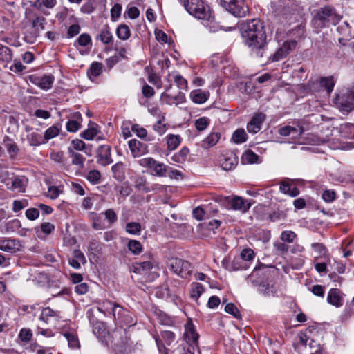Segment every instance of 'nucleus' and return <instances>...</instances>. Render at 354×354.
<instances>
[{
	"instance_id": "obj_3",
	"label": "nucleus",
	"mask_w": 354,
	"mask_h": 354,
	"mask_svg": "<svg viewBox=\"0 0 354 354\" xmlns=\"http://www.w3.org/2000/svg\"><path fill=\"white\" fill-rule=\"evenodd\" d=\"M178 1L183 3L187 12L196 18L205 21H209L212 19L210 8L203 0H178Z\"/></svg>"
},
{
	"instance_id": "obj_31",
	"label": "nucleus",
	"mask_w": 354,
	"mask_h": 354,
	"mask_svg": "<svg viewBox=\"0 0 354 354\" xmlns=\"http://www.w3.org/2000/svg\"><path fill=\"white\" fill-rule=\"evenodd\" d=\"M113 176L118 181H122L124 178V165L122 162H118L111 167Z\"/></svg>"
},
{
	"instance_id": "obj_24",
	"label": "nucleus",
	"mask_w": 354,
	"mask_h": 354,
	"mask_svg": "<svg viewBox=\"0 0 354 354\" xmlns=\"http://www.w3.org/2000/svg\"><path fill=\"white\" fill-rule=\"evenodd\" d=\"M156 295L157 297L160 299H164L166 300L170 299L171 301L176 304V300L178 297L175 295H172L171 291L167 286H163L158 288L156 292Z\"/></svg>"
},
{
	"instance_id": "obj_8",
	"label": "nucleus",
	"mask_w": 354,
	"mask_h": 354,
	"mask_svg": "<svg viewBox=\"0 0 354 354\" xmlns=\"http://www.w3.org/2000/svg\"><path fill=\"white\" fill-rule=\"evenodd\" d=\"M167 264L170 270L183 278L189 275L191 272L190 263L181 259H171L168 261Z\"/></svg>"
},
{
	"instance_id": "obj_61",
	"label": "nucleus",
	"mask_w": 354,
	"mask_h": 354,
	"mask_svg": "<svg viewBox=\"0 0 354 354\" xmlns=\"http://www.w3.org/2000/svg\"><path fill=\"white\" fill-rule=\"evenodd\" d=\"M56 315V312L54 311L53 309H51L49 307H46L43 308L41 310L39 319L42 321H44L45 322H47L49 317H53Z\"/></svg>"
},
{
	"instance_id": "obj_12",
	"label": "nucleus",
	"mask_w": 354,
	"mask_h": 354,
	"mask_svg": "<svg viewBox=\"0 0 354 354\" xmlns=\"http://www.w3.org/2000/svg\"><path fill=\"white\" fill-rule=\"evenodd\" d=\"M225 200L232 209L242 212H246L251 206L250 203H246L247 201L240 196H227Z\"/></svg>"
},
{
	"instance_id": "obj_26",
	"label": "nucleus",
	"mask_w": 354,
	"mask_h": 354,
	"mask_svg": "<svg viewBox=\"0 0 354 354\" xmlns=\"http://www.w3.org/2000/svg\"><path fill=\"white\" fill-rule=\"evenodd\" d=\"M3 142L7 149L8 153L10 156H15L19 151V147L15 142L8 136H5L3 139Z\"/></svg>"
},
{
	"instance_id": "obj_44",
	"label": "nucleus",
	"mask_w": 354,
	"mask_h": 354,
	"mask_svg": "<svg viewBox=\"0 0 354 354\" xmlns=\"http://www.w3.org/2000/svg\"><path fill=\"white\" fill-rule=\"evenodd\" d=\"M180 136L170 134L167 136V147L169 150H175L180 143Z\"/></svg>"
},
{
	"instance_id": "obj_41",
	"label": "nucleus",
	"mask_w": 354,
	"mask_h": 354,
	"mask_svg": "<svg viewBox=\"0 0 354 354\" xmlns=\"http://www.w3.org/2000/svg\"><path fill=\"white\" fill-rule=\"evenodd\" d=\"M154 314L157 317L158 322L161 324L169 326L173 322L171 317L161 310L156 309L154 310Z\"/></svg>"
},
{
	"instance_id": "obj_14",
	"label": "nucleus",
	"mask_w": 354,
	"mask_h": 354,
	"mask_svg": "<svg viewBox=\"0 0 354 354\" xmlns=\"http://www.w3.org/2000/svg\"><path fill=\"white\" fill-rule=\"evenodd\" d=\"M223 266H224L226 269L230 271H236L240 270H247L250 268L248 265V263L239 258L238 256H236L230 265H228V261L224 259L222 261Z\"/></svg>"
},
{
	"instance_id": "obj_42",
	"label": "nucleus",
	"mask_w": 354,
	"mask_h": 354,
	"mask_svg": "<svg viewBox=\"0 0 354 354\" xmlns=\"http://www.w3.org/2000/svg\"><path fill=\"white\" fill-rule=\"evenodd\" d=\"M239 258L245 261L248 263V265L250 266L251 263L254 260L255 257L254 252L250 248H245L243 249L239 255H238Z\"/></svg>"
},
{
	"instance_id": "obj_4",
	"label": "nucleus",
	"mask_w": 354,
	"mask_h": 354,
	"mask_svg": "<svg viewBox=\"0 0 354 354\" xmlns=\"http://www.w3.org/2000/svg\"><path fill=\"white\" fill-rule=\"evenodd\" d=\"M334 103L344 114H348L354 110V86L345 91L337 94Z\"/></svg>"
},
{
	"instance_id": "obj_59",
	"label": "nucleus",
	"mask_w": 354,
	"mask_h": 354,
	"mask_svg": "<svg viewBox=\"0 0 354 354\" xmlns=\"http://www.w3.org/2000/svg\"><path fill=\"white\" fill-rule=\"evenodd\" d=\"M57 4V0H41V2L37 1L34 3V6L38 9H41V6H44L46 8L51 9L54 8Z\"/></svg>"
},
{
	"instance_id": "obj_48",
	"label": "nucleus",
	"mask_w": 354,
	"mask_h": 354,
	"mask_svg": "<svg viewBox=\"0 0 354 354\" xmlns=\"http://www.w3.org/2000/svg\"><path fill=\"white\" fill-rule=\"evenodd\" d=\"M86 178L90 183L96 185L100 182L101 174L98 170L93 169L88 172Z\"/></svg>"
},
{
	"instance_id": "obj_52",
	"label": "nucleus",
	"mask_w": 354,
	"mask_h": 354,
	"mask_svg": "<svg viewBox=\"0 0 354 354\" xmlns=\"http://www.w3.org/2000/svg\"><path fill=\"white\" fill-rule=\"evenodd\" d=\"M225 311L238 319H241V315L238 308L233 304L229 303L225 307Z\"/></svg>"
},
{
	"instance_id": "obj_9",
	"label": "nucleus",
	"mask_w": 354,
	"mask_h": 354,
	"mask_svg": "<svg viewBox=\"0 0 354 354\" xmlns=\"http://www.w3.org/2000/svg\"><path fill=\"white\" fill-rule=\"evenodd\" d=\"M111 148L108 145H100L96 151L97 162L102 166H107L113 162Z\"/></svg>"
},
{
	"instance_id": "obj_39",
	"label": "nucleus",
	"mask_w": 354,
	"mask_h": 354,
	"mask_svg": "<svg viewBox=\"0 0 354 354\" xmlns=\"http://www.w3.org/2000/svg\"><path fill=\"white\" fill-rule=\"evenodd\" d=\"M68 151L71 154V157L72 158V164L79 166L80 168H83L85 161V158L83 157V156L80 153L73 151L70 148L68 149Z\"/></svg>"
},
{
	"instance_id": "obj_27",
	"label": "nucleus",
	"mask_w": 354,
	"mask_h": 354,
	"mask_svg": "<svg viewBox=\"0 0 354 354\" xmlns=\"http://www.w3.org/2000/svg\"><path fill=\"white\" fill-rule=\"evenodd\" d=\"M220 138V133H211L207 138L202 140L201 147L204 149L213 147L218 142Z\"/></svg>"
},
{
	"instance_id": "obj_11",
	"label": "nucleus",
	"mask_w": 354,
	"mask_h": 354,
	"mask_svg": "<svg viewBox=\"0 0 354 354\" xmlns=\"http://www.w3.org/2000/svg\"><path fill=\"white\" fill-rule=\"evenodd\" d=\"M21 244L17 239L10 238H0V250L8 252L15 253L20 250Z\"/></svg>"
},
{
	"instance_id": "obj_21",
	"label": "nucleus",
	"mask_w": 354,
	"mask_h": 354,
	"mask_svg": "<svg viewBox=\"0 0 354 354\" xmlns=\"http://www.w3.org/2000/svg\"><path fill=\"white\" fill-rule=\"evenodd\" d=\"M26 139L30 146L37 147L45 143L44 136L38 129H35L26 135Z\"/></svg>"
},
{
	"instance_id": "obj_56",
	"label": "nucleus",
	"mask_w": 354,
	"mask_h": 354,
	"mask_svg": "<svg viewBox=\"0 0 354 354\" xmlns=\"http://www.w3.org/2000/svg\"><path fill=\"white\" fill-rule=\"evenodd\" d=\"M268 219L272 222H276L283 220L286 218V214L279 209L274 210L268 214Z\"/></svg>"
},
{
	"instance_id": "obj_40",
	"label": "nucleus",
	"mask_w": 354,
	"mask_h": 354,
	"mask_svg": "<svg viewBox=\"0 0 354 354\" xmlns=\"http://www.w3.org/2000/svg\"><path fill=\"white\" fill-rule=\"evenodd\" d=\"M5 230L8 233L17 232L21 227V224L19 220L15 218L5 223Z\"/></svg>"
},
{
	"instance_id": "obj_37",
	"label": "nucleus",
	"mask_w": 354,
	"mask_h": 354,
	"mask_svg": "<svg viewBox=\"0 0 354 354\" xmlns=\"http://www.w3.org/2000/svg\"><path fill=\"white\" fill-rule=\"evenodd\" d=\"M189 153V149L184 147L178 152L173 155L171 160L176 162L182 163L186 160Z\"/></svg>"
},
{
	"instance_id": "obj_49",
	"label": "nucleus",
	"mask_w": 354,
	"mask_h": 354,
	"mask_svg": "<svg viewBox=\"0 0 354 354\" xmlns=\"http://www.w3.org/2000/svg\"><path fill=\"white\" fill-rule=\"evenodd\" d=\"M102 214L104 216L109 225H113L118 221V215L113 209L105 210Z\"/></svg>"
},
{
	"instance_id": "obj_62",
	"label": "nucleus",
	"mask_w": 354,
	"mask_h": 354,
	"mask_svg": "<svg viewBox=\"0 0 354 354\" xmlns=\"http://www.w3.org/2000/svg\"><path fill=\"white\" fill-rule=\"evenodd\" d=\"M174 82L180 89H187V81L180 75L174 76Z\"/></svg>"
},
{
	"instance_id": "obj_33",
	"label": "nucleus",
	"mask_w": 354,
	"mask_h": 354,
	"mask_svg": "<svg viewBox=\"0 0 354 354\" xmlns=\"http://www.w3.org/2000/svg\"><path fill=\"white\" fill-rule=\"evenodd\" d=\"M117 37L121 40H127L131 36V30L127 24H120L115 31Z\"/></svg>"
},
{
	"instance_id": "obj_5",
	"label": "nucleus",
	"mask_w": 354,
	"mask_h": 354,
	"mask_svg": "<svg viewBox=\"0 0 354 354\" xmlns=\"http://www.w3.org/2000/svg\"><path fill=\"white\" fill-rule=\"evenodd\" d=\"M221 5L236 17H244L249 13L245 0H220Z\"/></svg>"
},
{
	"instance_id": "obj_2",
	"label": "nucleus",
	"mask_w": 354,
	"mask_h": 354,
	"mask_svg": "<svg viewBox=\"0 0 354 354\" xmlns=\"http://www.w3.org/2000/svg\"><path fill=\"white\" fill-rule=\"evenodd\" d=\"M341 19L335 8L326 6L315 11L312 23L316 28L336 25Z\"/></svg>"
},
{
	"instance_id": "obj_60",
	"label": "nucleus",
	"mask_w": 354,
	"mask_h": 354,
	"mask_svg": "<svg viewBox=\"0 0 354 354\" xmlns=\"http://www.w3.org/2000/svg\"><path fill=\"white\" fill-rule=\"evenodd\" d=\"M209 124V120L207 118L202 117L195 121V127L198 131L205 130Z\"/></svg>"
},
{
	"instance_id": "obj_43",
	"label": "nucleus",
	"mask_w": 354,
	"mask_h": 354,
	"mask_svg": "<svg viewBox=\"0 0 354 354\" xmlns=\"http://www.w3.org/2000/svg\"><path fill=\"white\" fill-rule=\"evenodd\" d=\"M75 46H80L82 47H86L88 46H91V37L87 33H83L80 35L74 44Z\"/></svg>"
},
{
	"instance_id": "obj_30",
	"label": "nucleus",
	"mask_w": 354,
	"mask_h": 354,
	"mask_svg": "<svg viewBox=\"0 0 354 354\" xmlns=\"http://www.w3.org/2000/svg\"><path fill=\"white\" fill-rule=\"evenodd\" d=\"M75 120H69L66 125L67 131L70 132H76L80 128L82 122V115L80 113H76L74 116Z\"/></svg>"
},
{
	"instance_id": "obj_35",
	"label": "nucleus",
	"mask_w": 354,
	"mask_h": 354,
	"mask_svg": "<svg viewBox=\"0 0 354 354\" xmlns=\"http://www.w3.org/2000/svg\"><path fill=\"white\" fill-rule=\"evenodd\" d=\"M64 337L67 339L68 346L71 348H79L80 345L77 335L73 332L63 333Z\"/></svg>"
},
{
	"instance_id": "obj_34",
	"label": "nucleus",
	"mask_w": 354,
	"mask_h": 354,
	"mask_svg": "<svg viewBox=\"0 0 354 354\" xmlns=\"http://www.w3.org/2000/svg\"><path fill=\"white\" fill-rule=\"evenodd\" d=\"M311 248L317 254V256L315 257V261H317L319 258L325 257L328 254V250L323 243H312Z\"/></svg>"
},
{
	"instance_id": "obj_10",
	"label": "nucleus",
	"mask_w": 354,
	"mask_h": 354,
	"mask_svg": "<svg viewBox=\"0 0 354 354\" xmlns=\"http://www.w3.org/2000/svg\"><path fill=\"white\" fill-rule=\"evenodd\" d=\"M297 46L295 40L285 41L283 45L278 48L274 54L270 57L272 62H277L285 58L291 51H292Z\"/></svg>"
},
{
	"instance_id": "obj_15",
	"label": "nucleus",
	"mask_w": 354,
	"mask_h": 354,
	"mask_svg": "<svg viewBox=\"0 0 354 354\" xmlns=\"http://www.w3.org/2000/svg\"><path fill=\"white\" fill-rule=\"evenodd\" d=\"M266 119V115L259 113L256 114L248 123L247 129L250 133H256L261 129V124Z\"/></svg>"
},
{
	"instance_id": "obj_23",
	"label": "nucleus",
	"mask_w": 354,
	"mask_h": 354,
	"mask_svg": "<svg viewBox=\"0 0 354 354\" xmlns=\"http://www.w3.org/2000/svg\"><path fill=\"white\" fill-rule=\"evenodd\" d=\"M97 40H100L102 44L109 45L113 40V37L111 28L108 25L104 26L96 37Z\"/></svg>"
},
{
	"instance_id": "obj_63",
	"label": "nucleus",
	"mask_w": 354,
	"mask_h": 354,
	"mask_svg": "<svg viewBox=\"0 0 354 354\" xmlns=\"http://www.w3.org/2000/svg\"><path fill=\"white\" fill-rule=\"evenodd\" d=\"M26 217L30 221L36 220L39 216V212L37 208H29L26 210Z\"/></svg>"
},
{
	"instance_id": "obj_28",
	"label": "nucleus",
	"mask_w": 354,
	"mask_h": 354,
	"mask_svg": "<svg viewBox=\"0 0 354 354\" xmlns=\"http://www.w3.org/2000/svg\"><path fill=\"white\" fill-rule=\"evenodd\" d=\"M32 23L35 31V34L38 35L40 31L44 30L45 24H46V19L44 17L35 14L34 15V18Z\"/></svg>"
},
{
	"instance_id": "obj_50",
	"label": "nucleus",
	"mask_w": 354,
	"mask_h": 354,
	"mask_svg": "<svg viewBox=\"0 0 354 354\" xmlns=\"http://www.w3.org/2000/svg\"><path fill=\"white\" fill-rule=\"evenodd\" d=\"M126 231L131 234H140L141 232V225L137 222L128 223L126 225Z\"/></svg>"
},
{
	"instance_id": "obj_53",
	"label": "nucleus",
	"mask_w": 354,
	"mask_h": 354,
	"mask_svg": "<svg viewBox=\"0 0 354 354\" xmlns=\"http://www.w3.org/2000/svg\"><path fill=\"white\" fill-rule=\"evenodd\" d=\"M11 189L24 192L25 191L24 179L20 177H15L12 181Z\"/></svg>"
},
{
	"instance_id": "obj_64",
	"label": "nucleus",
	"mask_w": 354,
	"mask_h": 354,
	"mask_svg": "<svg viewBox=\"0 0 354 354\" xmlns=\"http://www.w3.org/2000/svg\"><path fill=\"white\" fill-rule=\"evenodd\" d=\"M122 11V6L119 3H115L111 9V17L112 21H115L120 16Z\"/></svg>"
},
{
	"instance_id": "obj_16",
	"label": "nucleus",
	"mask_w": 354,
	"mask_h": 354,
	"mask_svg": "<svg viewBox=\"0 0 354 354\" xmlns=\"http://www.w3.org/2000/svg\"><path fill=\"white\" fill-rule=\"evenodd\" d=\"M108 306H110L113 317L115 320L122 321V317L128 313L127 310L118 304L112 303L109 301H105L102 303V307L108 308Z\"/></svg>"
},
{
	"instance_id": "obj_1",
	"label": "nucleus",
	"mask_w": 354,
	"mask_h": 354,
	"mask_svg": "<svg viewBox=\"0 0 354 354\" xmlns=\"http://www.w3.org/2000/svg\"><path fill=\"white\" fill-rule=\"evenodd\" d=\"M240 31L253 57L261 58L267 48V35L264 23L258 19L243 21Z\"/></svg>"
},
{
	"instance_id": "obj_17",
	"label": "nucleus",
	"mask_w": 354,
	"mask_h": 354,
	"mask_svg": "<svg viewBox=\"0 0 354 354\" xmlns=\"http://www.w3.org/2000/svg\"><path fill=\"white\" fill-rule=\"evenodd\" d=\"M327 302L336 308L343 306L344 299L341 295V291L337 288H331L328 293Z\"/></svg>"
},
{
	"instance_id": "obj_38",
	"label": "nucleus",
	"mask_w": 354,
	"mask_h": 354,
	"mask_svg": "<svg viewBox=\"0 0 354 354\" xmlns=\"http://www.w3.org/2000/svg\"><path fill=\"white\" fill-rule=\"evenodd\" d=\"M321 87L324 88L327 93L330 94L334 88L335 82L332 76L322 77L319 81Z\"/></svg>"
},
{
	"instance_id": "obj_18",
	"label": "nucleus",
	"mask_w": 354,
	"mask_h": 354,
	"mask_svg": "<svg viewBox=\"0 0 354 354\" xmlns=\"http://www.w3.org/2000/svg\"><path fill=\"white\" fill-rule=\"evenodd\" d=\"M129 147L134 157H138L147 152L146 145L136 139L129 141Z\"/></svg>"
},
{
	"instance_id": "obj_55",
	"label": "nucleus",
	"mask_w": 354,
	"mask_h": 354,
	"mask_svg": "<svg viewBox=\"0 0 354 354\" xmlns=\"http://www.w3.org/2000/svg\"><path fill=\"white\" fill-rule=\"evenodd\" d=\"M28 205V201L26 199L15 200L12 203V211L15 213L19 212Z\"/></svg>"
},
{
	"instance_id": "obj_54",
	"label": "nucleus",
	"mask_w": 354,
	"mask_h": 354,
	"mask_svg": "<svg viewBox=\"0 0 354 354\" xmlns=\"http://www.w3.org/2000/svg\"><path fill=\"white\" fill-rule=\"evenodd\" d=\"M128 248L134 254H138L141 252L142 247L140 241L131 240L129 241Z\"/></svg>"
},
{
	"instance_id": "obj_25",
	"label": "nucleus",
	"mask_w": 354,
	"mask_h": 354,
	"mask_svg": "<svg viewBox=\"0 0 354 354\" xmlns=\"http://www.w3.org/2000/svg\"><path fill=\"white\" fill-rule=\"evenodd\" d=\"M153 267V263L151 261H144L136 262L133 265V272L138 274H145L149 272Z\"/></svg>"
},
{
	"instance_id": "obj_45",
	"label": "nucleus",
	"mask_w": 354,
	"mask_h": 354,
	"mask_svg": "<svg viewBox=\"0 0 354 354\" xmlns=\"http://www.w3.org/2000/svg\"><path fill=\"white\" fill-rule=\"evenodd\" d=\"M232 140L236 144L243 143L247 140V134L243 129L236 130L232 135Z\"/></svg>"
},
{
	"instance_id": "obj_36",
	"label": "nucleus",
	"mask_w": 354,
	"mask_h": 354,
	"mask_svg": "<svg viewBox=\"0 0 354 354\" xmlns=\"http://www.w3.org/2000/svg\"><path fill=\"white\" fill-rule=\"evenodd\" d=\"M102 64L99 62H93L88 69L87 73L89 78H95L99 76L102 72Z\"/></svg>"
},
{
	"instance_id": "obj_22",
	"label": "nucleus",
	"mask_w": 354,
	"mask_h": 354,
	"mask_svg": "<svg viewBox=\"0 0 354 354\" xmlns=\"http://www.w3.org/2000/svg\"><path fill=\"white\" fill-rule=\"evenodd\" d=\"M278 133L282 136H290L292 139L298 138L301 133V128H295L290 126H284L278 130Z\"/></svg>"
},
{
	"instance_id": "obj_58",
	"label": "nucleus",
	"mask_w": 354,
	"mask_h": 354,
	"mask_svg": "<svg viewBox=\"0 0 354 354\" xmlns=\"http://www.w3.org/2000/svg\"><path fill=\"white\" fill-rule=\"evenodd\" d=\"M274 248L277 254L283 255L288 252L289 247L283 241H277L274 243Z\"/></svg>"
},
{
	"instance_id": "obj_46",
	"label": "nucleus",
	"mask_w": 354,
	"mask_h": 354,
	"mask_svg": "<svg viewBox=\"0 0 354 354\" xmlns=\"http://www.w3.org/2000/svg\"><path fill=\"white\" fill-rule=\"evenodd\" d=\"M12 57L11 50L0 44V60L9 62L11 61Z\"/></svg>"
},
{
	"instance_id": "obj_57",
	"label": "nucleus",
	"mask_w": 354,
	"mask_h": 354,
	"mask_svg": "<svg viewBox=\"0 0 354 354\" xmlns=\"http://www.w3.org/2000/svg\"><path fill=\"white\" fill-rule=\"evenodd\" d=\"M296 237V234L289 230L283 231L280 236V239L282 241L290 243H292Z\"/></svg>"
},
{
	"instance_id": "obj_19",
	"label": "nucleus",
	"mask_w": 354,
	"mask_h": 354,
	"mask_svg": "<svg viewBox=\"0 0 354 354\" xmlns=\"http://www.w3.org/2000/svg\"><path fill=\"white\" fill-rule=\"evenodd\" d=\"M209 96V91H205L201 89L193 90L189 93V97L192 102L198 104L205 103L208 100Z\"/></svg>"
},
{
	"instance_id": "obj_51",
	"label": "nucleus",
	"mask_w": 354,
	"mask_h": 354,
	"mask_svg": "<svg viewBox=\"0 0 354 354\" xmlns=\"http://www.w3.org/2000/svg\"><path fill=\"white\" fill-rule=\"evenodd\" d=\"M203 287L199 283H194L192 285L191 297L197 300L203 292Z\"/></svg>"
},
{
	"instance_id": "obj_6",
	"label": "nucleus",
	"mask_w": 354,
	"mask_h": 354,
	"mask_svg": "<svg viewBox=\"0 0 354 354\" xmlns=\"http://www.w3.org/2000/svg\"><path fill=\"white\" fill-rule=\"evenodd\" d=\"M185 345L183 346L181 354H194L198 348V335L194 328L192 323H187L185 325Z\"/></svg>"
},
{
	"instance_id": "obj_13",
	"label": "nucleus",
	"mask_w": 354,
	"mask_h": 354,
	"mask_svg": "<svg viewBox=\"0 0 354 354\" xmlns=\"http://www.w3.org/2000/svg\"><path fill=\"white\" fill-rule=\"evenodd\" d=\"M30 80L32 84L40 88L48 90L52 87L55 78L53 75L48 74L43 76H30Z\"/></svg>"
},
{
	"instance_id": "obj_7",
	"label": "nucleus",
	"mask_w": 354,
	"mask_h": 354,
	"mask_svg": "<svg viewBox=\"0 0 354 354\" xmlns=\"http://www.w3.org/2000/svg\"><path fill=\"white\" fill-rule=\"evenodd\" d=\"M140 166L151 170V174L157 176H166L168 167L162 162L156 161L151 157L141 158L138 161Z\"/></svg>"
},
{
	"instance_id": "obj_20",
	"label": "nucleus",
	"mask_w": 354,
	"mask_h": 354,
	"mask_svg": "<svg viewBox=\"0 0 354 354\" xmlns=\"http://www.w3.org/2000/svg\"><path fill=\"white\" fill-rule=\"evenodd\" d=\"M238 164V158L232 153L223 156L221 162V167L225 171H230L234 169Z\"/></svg>"
},
{
	"instance_id": "obj_29",
	"label": "nucleus",
	"mask_w": 354,
	"mask_h": 354,
	"mask_svg": "<svg viewBox=\"0 0 354 354\" xmlns=\"http://www.w3.org/2000/svg\"><path fill=\"white\" fill-rule=\"evenodd\" d=\"M133 183L135 188L139 191L147 193L151 189L149 184L143 176H138L135 177Z\"/></svg>"
},
{
	"instance_id": "obj_32",
	"label": "nucleus",
	"mask_w": 354,
	"mask_h": 354,
	"mask_svg": "<svg viewBox=\"0 0 354 354\" xmlns=\"http://www.w3.org/2000/svg\"><path fill=\"white\" fill-rule=\"evenodd\" d=\"M60 129V124H55L47 129L44 133V135L43 136L45 143L47 142L49 140L56 137L59 134Z\"/></svg>"
},
{
	"instance_id": "obj_47",
	"label": "nucleus",
	"mask_w": 354,
	"mask_h": 354,
	"mask_svg": "<svg viewBox=\"0 0 354 354\" xmlns=\"http://www.w3.org/2000/svg\"><path fill=\"white\" fill-rule=\"evenodd\" d=\"M258 159V155L251 150H247L242 156V160L250 164L257 162Z\"/></svg>"
}]
</instances>
